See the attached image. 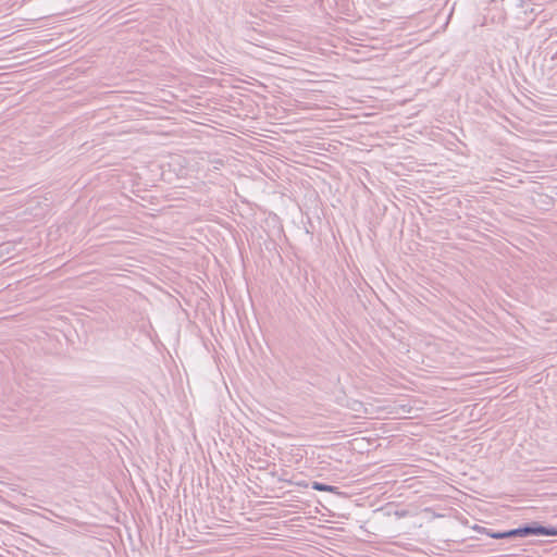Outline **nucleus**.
<instances>
[{"label":"nucleus","instance_id":"obj_4","mask_svg":"<svg viewBox=\"0 0 557 557\" xmlns=\"http://www.w3.org/2000/svg\"><path fill=\"white\" fill-rule=\"evenodd\" d=\"M46 42L45 39H39V36H37V49H36V52H41L42 54H45L47 52V50H45L44 48H41V46H44V44Z\"/></svg>","mask_w":557,"mask_h":557},{"label":"nucleus","instance_id":"obj_6","mask_svg":"<svg viewBox=\"0 0 557 557\" xmlns=\"http://www.w3.org/2000/svg\"><path fill=\"white\" fill-rule=\"evenodd\" d=\"M41 22V18H37V26H36V29H39L41 27V25H39V23Z\"/></svg>","mask_w":557,"mask_h":557},{"label":"nucleus","instance_id":"obj_3","mask_svg":"<svg viewBox=\"0 0 557 557\" xmlns=\"http://www.w3.org/2000/svg\"><path fill=\"white\" fill-rule=\"evenodd\" d=\"M37 527L44 528L48 524L49 520L48 518L44 517L41 513L37 512Z\"/></svg>","mask_w":557,"mask_h":557},{"label":"nucleus","instance_id":"obj_1","mask_svg":"<svg viewBox=\"0 0 557 557\" xmlns=\"http://www.w3.org/2000/svg\"><path fill=\"white\" fill-rule=\"evenodd\" d=\"M483 532L496 540L504 539H516V537H528V536H557V527L553 525H542L541 523L533 521L531 523H525L516 529L507 530V531H493L491 529L482 528Z\"/></svg>","mask_w":557,"mask_h":557},{"label":"nucleus","instance_id":"obj_2","mask_svg":"<svg viewBox=\"0 0 557 557\" xmlns=\"http://www.w3.org/2000/svg\"><path fill=\"white\" fill-rule=\"evenodd\" d=\"M312 488L315 491L331 492V493H337V490H338V487H336V486L329 485V484L318 482V481L312 482Z\"/></svg>","mask_w":557,"mask_h":557},{"label":"nucleus","instance_id":"obj_5","mask_svg":"<svg viewBox=\"0 0 557 557\" xmlns=\"http://www.w3.org/2000/svg\"><path fill=\"white\" fill-rule=\"evenodd\" d=\"M529 1H530V0H515V2H516V7H517V8H519V9L524 10V12H525V13H527V9H525V7H527V4H528V2H529Z\"/></svg>","mask_w":557,"mask_h":557}]
</instances>
